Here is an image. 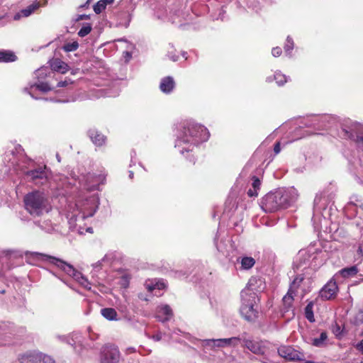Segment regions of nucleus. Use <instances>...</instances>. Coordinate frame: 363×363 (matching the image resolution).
I'll use <instances>...</instances> for the list:
<instances>
[{
	"label": "nucleus",
	"instance_id": "1",
	"mask_svg": "<svg viewBox=\"0 0 363 363\" xmlns=\"http://www.w3.org/2000/svg\"><path fill=\"white\" fill-rule=\"evenodd\" d=\"M3 162L5 164L4 172L6 174L24 173L26 179L36 185H43L48 181V172L45 166L25 172L30 161L20 145L7 151L4 155Z\"/></svg>",
	"mask_w": 363,
	"mask_h": 363
},
{
	"label": "nucleus",
	"instance_id": "2",
	"mask_svg": "<svg viewBox=\"0 0 363 363\" xmlns=\"http://www.w3.org/2000/svg\"><path fill=\"white\" fill-rule=\"evenodd\" d=\"M121 79L103 62L92 60V98L115 97L120 92Z\"/></svg>",
	"mask_w": 363,
	"mask_h": 363
},
{
	"label": "nucleus",
	"instance_id": "3",
	"mask_svg": "<svg viewBox=\"0 0 363 363\" xmlns=\"http://www.w3.org/2000/svg\"><path fill=\"white\" fill-rule=\"evenodd\" d=\"M209 138L208 129L193 121H184L177 126L174 147L181 155L192 152L197 145Z\"/></svg>",
	"mask_w": 363,
	"mask_h": 363
},
{
	"label": "nucleus",
	"instance_id": "4",
	"mask_svg": "<svg viewBox=\"0 0 363 363\" xmlns=\"http://www.w3.org/2000/svg\"><path fill=\"white\" fill-rule=\"evenodd\" d=\"M255 282L256 279H250L246 287L240 293L242 303L240 312L241 315L249 322L255 321L259 313L257 306L259 299L252 287Z\"/></svg>",
	"mask_w": 363,
	"mask_h": 363
},
{
	"label": "nucleus",
	"instance_id": "5",
	"mask_svg": "<svg viewBox=\"0 0 363 363\" xmlns=\"http://www.w3.org/2000/svg\"><path fill=\"white\" fill-rule=\"evenodd\" d=\"M23 201L26 210L33 217L40 216L50 209L48 197L40 191L27 194Z\"/></svg>",
	"mask_w": 363,
	"mask_h": 363
},
{
	"label": "nucleus",
	"instance_id": "6",
	"mask_svg": "<svg viewBox=\"0 0 363 363\" xmlns=\"http://www.w3.org/2000/svg\"><path fill=\"white\" fill-rule=\"evenodd\" d=\"M31 255L35 257H41L42 259L49 260V262L60 269L65 272L67 275L72 277L75 281H77L82 286L89 290L90 283L86 277H85L80 272L76 270L72 265L68 264L60 259L54 257L48 256L45 254L39 252H32Z\"/></svg>",
	"mask_w": 363,
	"mask_h": 363
},
{
	"label": "nucleus",
	"instance_id": "7",
	"mask_svg": "<svg viewBox=\"0 0 363 363\" xmlns=\"http://www.w3.org/2000/svg\"><path fill=\"white\" fill-rule=\"evenodd\" d=\"M306 257L311 259L308 267L315 269L325 263L328 259V253L315 245H310L306 249L301 250L298 252L297 260L304 262H306Z\"/></svg>",
	"mask_w": 363,
	"mask_h": 363
},
{
	"label": "nucleus",
	"instance_id": "8",
	"mask_svg": "<svg viewBox=\"0 0 363 363\" xmlns=\"http://www.w3.org/2000/svg\"><path fill=\"white\" fill-rule=\"evenodd\" d=\"M340 135L345 139L354 141L357 147L363 152V125L357 122H350L342 128ZM359 164L363 167V161L359 160Z\"/></svg>",
	"mask_w": 363,
	"mask_h": 363
},
{
	"label": "nucleus",
	"instance_id": "9",
	"mask_svg": "<svg viewBox=\"0 0 363 363\" xmlns=\"http://www.w3.org/2000/svg\"><path fill=\"white\" fill-rule=\"evenodd\" d=\"M337 121V117L330 115L311 116L303 119L300 127H313L316 129H327Z\"/></svg>",
	"mask_w": 363,
	"mask_h": 363
},
{
	"label": "nucleus",
	"instance_id": "10",
	"mask_svg": "<svg viewBox=\"0 0 363 363\" xmlns=\"http://www.w3.org/2000/svg\"><path fill=\"white\" fill-rule=\"evenodd\" d=\"M121 352L113 344H106L100 351V363H119Z\"/></svg>",
	"mask_w": 363,
	"mask_h": 363
},
{
	"label": "nucleus",
	"instance_id": "11",
	"mask_svg": "<svg viewBox=\"0 0 363 363\" xmlns=\"http://www.w3.org/2000/svg\"><path fill=\"white\" fill-rule=\"evenodd\" d=\"M279 199V194H277L275 191H271L262 198L261 207L267 213H272L283 209Z\"/></svg>",
	"mask_w": 363,
	"mask_h": 363
},
{
	"label": "nucleus",
	"instance_id": "12",
	"mask_svg": "<svg viewBox=\"0 0 363 363\" xmlns=\"http://www.w3.org/2000/svg\"><path fill=\"white\" fill-rule=\"evenodd\" d=\"M277 194H279L280 202H281L282 208H287L295 203L298 197L297 190L291 186L289 188H280L277 189Z\"/></svg>",
	"mask_w": 363,
	"mask_h": 363
},
{
	"label": "nucleus",
	"instance_id": "13",
	"mask_svg": "<svg viewBox=\"0 0 363 363\" xmlns=\"http://www.w3.org/2000/svg\"><path fill=\"white\" fill-rule=\"evenodd\" d=\"M333 198V196L332 194L329 193L328 191H324L315 196L314 199L313 220H314L315 217L319 214H321V216H324L322 211L326 209L328 205L332 201Z\"/></svg>",
	"mask_w": 363,
	"mask_h": 363
},
{
	"label": "nucleus",
	"instance_id": "14",
	"mask_svg": "<svg viewBox=\"0 0 363 363\" xmlns=\"http://www.w3.org/2000/svg\"><path fill=\"white\" fill-rule=\"evenodd\" d=\"M243 345L254 354L262 355L270 354L269 344L267 342L246 339L243 340Z\"/></svg>",
	"mask_w": 363,
	"mask_h": 363
},
{
	"label": "nucleus",
	"instance_id": "15",
	"mask_svg": "<svg viewBox=\"0 0 363 363\" xmlns=\"http://www.w3.org/2000/svg\"><path fill=\"white\" fill-rule=\"evenodd\" d=\"M115 258V255L113 252H109L106 254L100 261L92 265L94 269L99 272V274L97 275L99 279L105 278V274L112 265Z\"/></svg>",
	"mask_w": 363,
	"mask_h": 363
},
{
	"label": "nucleus",
	"instance_id": "16",
	"mask_svg": "<svg viewBox=\"0 0 363 363\" xmlns=\"http://www.w3.org/2000/svg\"><path fill=\"white\" fill-rule=\"evenodd\" d=\"M59 338L72 345L76 352L80 353L84 348V338L80 333L74 332L68 335L59 336Z\"/></svg>",
	"mask_w": 363,
	"mask_h": 363
},
{
	"label": "nucleus",
	"instance_id": "17",
	"mask_svg": "<svg viewBox=\"0 0 363 363\" xmlns=\"http://www.w3.org/2000/svg\"><path fill=\"white\" fill-rule=\"evenodd\" d=\"M279 355L289 361H301L304 358V355L296 350L291 346L283 345L278 348Z\"/></svg>",
	"mask_w": 363,
	"mask_h": 363
},
{
	"label": "nucleus",
	"instance_id": "18",
	"mask_svg": "<svg viewBox=\"0 0 363 363\" xmlns=\"http://www.w3.org/2000/svg\"><path fill=\"white\" fill-rule=\"evenodd\" d=\"M338 292V286L333 278L328 281L320 290L319 296L323 300H330L334 298Z\"/></svg>",
	"mask_w": 363,
	"mask_h": 363
},
{
	"label": "nucleus",
	"instance_id": "19",
	"mask_svg": "<svg viewBox=\"0 0 363 363\" xmlns=\"http://www.w3.org/2000/svg\"><path fill=\"white\" fill-rule=\"evenodd\" d=\"M90 214L85 215L84 213H79L76 216V226L79 234L82 235L85 233H91V226H89V221Z\"/></svg>",
	"mask_w": 363,
	"mask_h": 363
},
{
	"label": "nucleus",
	"instance_id": "20",
	"mask_svg": "<svg viewBox=\"0 0 363 363\" xmlns=\"http://www.w3.org/2000/svg\"><path fill=\"white\" fill-rule=\"evenodd\" d=\"M173 313L168 305H161L157 308L155 318L158 321L165 323L171 319Z\"/></svg>",
	"mask_w": 363,
	"mask_h": 363
},
{
	"label": "nucleus",
	"instance_id": "21",
	"mask_svg": "<svg viewBox=\"0 0 363 363\" xmlns=\"http://www.w3.org/2000/svg\"><path fill=\"white\" fill-rule=\"evenodd\" d=\"M40 6V4L38 1H35L28 6L27 7L21 9L19 12L16 13L14 16L13 19L16 21L20 20L21 18H26L30 16L35 10L39 9Z\"/></svg>",
	"mask_w": 363,
	"mask_h": 363
},
{
	"label": "nucleus",
	"instance_id": "22",
	"mask_svg": "<svg viewBox=\"0 0 363 363\" xmlns=\"http://www.w3.org/2000/svg\"><path fill=\"white\" fill-rule=\"evenodd\" d=\"M37 90L42 92H48L51 90V87L47 83L41 82L31 84L30 87H26L24 89V91L30 94L32 98L38 99L39 98L36 96L34 93Z\"/></svg>",
	"mask_w": 363,
	"mask_h": 363
},
{
	"label": "nucleus",
	"instance_id": "23",
	"mask_svg": "<svg viewBox=\"0 0 363 363\" xmlns=\"http://www.w3.org/2000/svg\"><path fill=\"white\" fill-rule=\"evenodd\" d=\"M175 85L176 83L172 77H165L160 81V89L162 93L169 94L173 91L175 88Z\"/></svg>",
	"mask_w": 363,
	"mask_h": 363
},
{
	"label": "nucleus",
	"instance_id": "24",
	"mask_svg": "<svg viewBox=\"0 0 363 363\" xmlns=\"http://www.w3.org/2000/svg\"><path fill=\"white\" fill-rule=\"evenodd\" d=\"M40 352L33 351L27 352L19 356L21 363H40Z\"/></svg>",
	"mask_w": 363,
	"mask_h": 363
},
{
	"label": "nucleus",
	"instance_id": "25",
	"mask_svg": "<svg viewBox=\"0 0 363 363\" xmlns=\"http://www.w3.org/2000/svg\"><path fill=\"white\" fill-rule=\"evenodd\" d=\"M202 346L213 349L216 347H225L227 346L226 338H220V339H206L203 340L201 342Z\"/></svg>",
	"mask_w": 363,
	"mask_h": 363
},
{
	"label": "nucleus",
	"instance_id": "26",
	"mask_svg": "<svg viewBox=\"0 0 363 363\" xmlns=\"http://www.w3.org/2000/svg\"><path fill=\"white\" fill-rule=\"evenodd\" d=\"M116 18V26L127 28L131 21V15L128 11H123L117 13Z\"/></svg>",
	"mask_w": 363,
	"mask_h": 363
},
{
	"label": "nucleus",
	"instance_id": "27",
	"mask_svg": "<svg viewBox=\"0 0 363 363\" xmlns=\"http://www.w3.org/2000/svg\"><path fill=\"white\" fill-rule=\"evenodd\" d=\"M50 66L52 70L60 72L62 74L66 73L69 69V66L67 64L59 58L53 59L51 62Z\"/></svg>",
	"mask_w": 363,
	"mask_h": 363
},
{
	"label": "nucleus",
	"instance_id": "28",
	"mask_svg": "<svg viewBox=\"0 0 363 363\" xmlns=\"http://www.w3.org/2000/svg\"><path fill=\"white\" fill-rule=\"evenodd\" d=\"M106 176L104 170H101L99 174H92V191L100 190V185L105 183Z\"/></svg>",
	"mask_w": 363,
	"mask_h": 363
},
{
	"label": "nucleus",
	"instance_id": "29",
	"mask_svg": "<svg viewBox=\"0 0 363 363\" xmlns=\"http://www.w3.org/2000/svg\"><path fill=\"white\" fill-rule=\"evenodd\" d=\"M106 136L102 134L101 132L96 130L92 133V143L98 147L105 145L106 143Z\"/></svg>",
	"mask_w": 363,
	"mask_h": 363
},
{
	"label": "nucleus",
	"instance_id": "30",
	"mask_svg": "<svg viewBox=\"0 0 363 363\" xmlns=\"http://www.w3.org/2000/svg\"><path fill=\"white\" fill-rule=\"evenodd\" d=\"M296 293L293 291H288L287 294L283 297V306L284 312H288L292 308V304L294 301V296Z\"/></svg>",
	"mask_w": 363,
	"mask_h": 363
},
{
	"label": "nucleus",
	"instance_id": "31",
	"mask_svg": "<svg viewBox=\"0 0 363 363\" xmlns=\"http://www.w3.org/2000/svg\"><path fill=\"white\" fill-rule=\"evenodd\" d=\"M17 57L13 52L11 50H0V62H14Z\"/></svg>",
	"mask_w": 363,
	"mask_h": 363
},
{
	"label": "nucleus",
	"instance_id": "32",
	"mask_svg": "<svg viewBox=\"0 0 363 363\" xmlns=\"http://www.w3.org/2000/svg\"><path fill=\"white\" fill-rule=\"evenodd\" d=\"M238 262L241 264V269L248 270L251 269L255 264V260L252 257L245 256L238 259Z\"/></svg>",
	"mask_w": 363,
	"mask_h": 363
},
{
	"label": "nucleus",
	"instance_id": "33",
	"mask_svg": "<svg viewBox=\"0 0 363 363\" xmlns=\"http://www.w3.org/2000/svg\"><path fill=\"white\" fill-rule=\"evenodd\" d=\"M358 272V269L356 266H352L350 267H347L342 269L339 271V272L335 275L338 276L340 275L343 278H348L350 277H354L356 275Z\"/></svg>",
	"mask_w": 363,
	"mask_h": 363
},
{
	"label": "nucleus",
	"instance_id": "34",
	"mask_svg": "<svg viewBox=\"0 0 363 363\" xmlns=\"http://www.w3.org/2000/svg\"><path fill=\"white\" fill-rule=\"evenodd\" d=\"M113 1L114 0H99L94 5L93 9L96 13L99 14L105 10L107 5L113 4Z\"/></svg>",
	"mask_w": 363,
	"mask_h": 363
},
{
	"label": "nucleus",
	"instance_id": "35",
	"mask_svg": "<svg viewBox=\"0 0 363 363\" xmlns=\"http://www.w3.org/2000/svg\"><path fill=\"white\" fill-rule=\"evenodd\" d=\"M101 315L108 320H117V312L114 308H106L101 310Z\"/></svg>",
	"mask_w": 363,
	"mask_h": 363
},
{
	"label": "nucleus",
	"instance_id": "36",
	"mask_svg": "<svg viewBox=\"0 0 363 363\" xmlns=\"http://www.w3.org/2000/svg\"><path fill=\"white\" fill-rule=\"evenodd\" d=\"M328 335L326 332H322L319 337L312 340V345L315 347H321L326 345Z\"/></svg>",
	"mask_w": 363,
	"mask_h": 363
},
{
	"label": "nucleus",
	"instance_id": "37",
	"mask_svg": "<svg viewBox=\"0 0 363 363\" xmlns=\"http://www.w3.org/2000/svg\"><path fill=\"white\" fill-rule=\"evenodd\" d=\"M313 302L310 301L305 308V317L311 323L315 322V318L313 315Z\"/></svg>",
	"mask_w": 363,
	"mask_h": 363
},
{
	"label": "nucleus",
	"instance_id": "38",
	"mask_svg": "<svg viewBox=\"0 0 363 363\" xmlns=\"http://www.w3.org/2000/svg\"><path fill=\"white\" fill-rule=\"evenodd\" d=\"M243 340H246L242 336L241 337H232L229 338H226L227 346L228 347H237L240 344L243 342Z\"/></svg>",
	"mask_w": 363,
	"mask_h": 363
},
{
	"label": "nucleus",
	"instance_id": "39",
	"mask_svg": "<svg viewBox=\"0 0 363 363\" xmlns=\"http://www.w3.org/2000/svg\"><path fill=\"white\" fill-rule=\"evenodd\" d=\"M303 279L304 278L302 275L296 276V278L292 281V283L291 284L289 290H290V291L296 293V291L300 286L301 283L303 281Z\"/></svg>",
	"mask_w": 363,
	"mask_h": 363
},
{
	"label": "nucleus",
	"instance_id": "40",
	"mask_svg": "<svg viewBox=\"0 0 363 363\" xmlns=\"http://www.w3.org/2000/svg\"><path fill=\"white\" fill-rule=\"evenodd\" d=\"M274 79L279 86H282L286 82H287L289 78V77H286L285 74H283L281 72H277L274 75Z\"/></svg>",
	"mask_w": 363,
	"mask_h": 363
},
{
	"label": "nucleus",
	"instance_id": "41",
	"mask_svg": "<svg viewBox=\"0 0 363 363\" xmlns=\"http://www.w3.org/2000/svg\"><path fill=\"white\" fill-rule=\"evenodd\" d=\"M294 41L290 36H288L284 45V51L286 55H290L294 49Z\"/></svg>",
	"mask_w": 363,
	"mask_h": 363
},
{
	"label": "nucleus",
	"instance_id": "42",
	"mask_svg": "<svg viewBox=\"0 0 363 363\" xmlns=\"http://www.w3.org/2000/svg\"><path fill=\"white\" fill-rule=\"evenodd\" d=\"M311 259L309 257H306V262H300L297 260V257H296V260L294 262V267L297 269L300 268L306 269L308 267V264H310Z\"/></svg>",
	"mask_w": 363,
	"mask_h": 363
},
{
	"label": "nucleus",
	"instance_id": "43",
	"mask_svg": "<svg viewBox=\"0 0 363 363\" xmlns=\"http://www.w3.org/2000/svg\"><path fill=\"white\" fill-rule=\"evenodd\" d=\"M130 276L127 274H123V276H121V277L120 278V280H119V284L123 287V288H127L128 286H129V283H130Z\"/></svg>",
	"mask_w": 363,
	"mask_h": 363
},
{
	"label": "nucleus",
	"instance_id": "44",
	"mask_svg": "<svg viewBox=\"0 0 363 363\" xmlns=\"http://www.w3.org/2000/svg\"><path fill=\"white\" fill-rule=\"evenodd\" d=\"M91 32V25L90 23H86L85 26H83L82 28L79 30L78 35L80 37H84L88 35Z\"/></svg>",
	"mask_w": 363,
	"mask_h": 363
},
{
	"label": "nucleus",
	"instance_id": "45",
	"mask_svg": "<svg viewBox=\"0 0 363 363\" xmlns=\"http://www.w3.org/2000/svg\"><path fill=\"white\" fill-rule=\"evenodd\" d=\"M78 46H79L78 43L74 41L72 43H69L65 44L64 45V50L66 52H72V51L76 50L78 48Z\"/></svg>",
	"mask_w": 363,
	"mask_h": 363
},
{
	"label": "nucleus",
	"instance_id": "46",
	"mask_svg": "<svg viewBox=\"0 0 363 363\" xmlns=\"http://www.w3.org/2000/svg\"><path fill=\"white\" fill-rule=\"evenodd\" d=\"M162 335H164V333L162 334L160 331H158L155 335H150L147 331L145 332V336L149 339H152L155 342L160 341L162 340Z\"/></svg>",
	"mask_w": 363,
	"mask_h": 363
},
{
	"label": "nucleus",
	"instance_id": "47",
	"mask_svg": "<svg viewBox=\"0 0 363 363\" xmlns=\"http://www.w3.org/2000/svg\"><path fill=\"white\" fill-rule=\"evenodd\" d=\"M145 288L149 291H153L156 289V285H155V279H149L147 280L145 283Z\"/></svg>",
	"mask_w": 363,
	"mask_h": 363
},
{
	"label": "nucleus",
	"instance_id": "48",
	"mask_svg": "<svg viewBox=\"0 0 363 363\" xmlns=\"http://www.w3.org/2000/svg\"><path fill=\"white\" fill-rule=\"evenodd\" d=\"M155 285H156V289H163L166 287V283L163 279H155Z\"/></svg>",
	"mask_w": 363,
	"mask_h": 363
},
{
	"label": "nucleus",
	"instance_id": "49",
	"mask_svg": "<svg viewBox=\"0 0 363 363\" xmlns=\"http://www.w3.org/2000/svg\"><path fill=\"white\" fill-rule=\"evenodd\" d=\"M252 180H253L252 184V188L254 189L259 191L260 185H261L260 180L256 177H253Z\"/></svg>",
	"mask_w": 363,
	"mask_h": 363
},
{
	"label": "nucleus",
	"instance_id": "50",
	"mask_svg": "<svg viewBox=\"0 0 363 363\" xmlns=\"http://www.w3.org/2000/svg\"><path fill=\"white\" fill-rule=\"evenodd\" d=\"M218 235H216L215 238V240H214L215 245L219 252H221L223 253L225 251V247L221 244H218Z\"/></svg>",
	"mask_w": 363,
	"mask_h": 363
},
{
	"label": "nucleus",
	"instance_id": "51",
	"mask_svg": "<svg viewBox=\"0 0 363 363\" xmlns=\"http://www.w3.org/2000/svg\"><path fill=\"white\" fill-rule=\"evenodd\" d=\"M282 51L279 47L274 48L272 50V54L274 57H279L281 55Z\"/></svg>",
	"mask_w": 363,
	"mask_h": 363
},
{
	"label": "nucleus",
	"instance_id": "52",
	"mask_svg": "<svg viewBox=\"0 0 363 363\" xmlns=\"http://www.w3.org/2000/svg\"><path fill=\"white\" fill-rule=\"evenodd\" d=\"M72 82L70 79H65L64 81H60L57 83L58 87H65L67 86L68 84H72Z\"/></svg>",
	"mask_w": 363,
	"mask_h": 363
},
{
	"label": "nucleus",
	"instance_id": "53",
	"mask_svg": "<svg viewBox=\"0 0 363 363\" xmlns=\"http://www.w3.org/2000/svg\"><path fill=\"white\" fill-rule=\"evenodd\" d=\"M35 75L38 78H43L46 75L45 69H39L36 71Z\"/></svg>",
	"mask_w": 363,
	"mask_h": 363
},
{
	"label": "nucleus",
	"instance_id": "54",
	"mask_svg": "<svg viewBox=\"0 0 363 363\" xmlns=\"http://www.w3.org/2000/svg\"><path fill=\"white\" fill-rule=\"evenodd\" d=\"M247 195L250 197H256L258 195V191L251 188L247 191Z\"/></svg>",
	"mask_w": 363,
	"mask_h": 363
},
{
	"label": "nucleus",
	"instance_id": "55",
	"mask_svg": "<svg viewBox=\"0 0 363 363\" xmlns=\"http://www.w3.org/2000/svg\"><path fill=\"white\" fill-rule=\"evenodd\" d=\"M123 57H124V59H125V62H129V60L131 59V57H132V54H131V52H129V51H125V52H123Z\"/></svg>",
	"mask_w": 363,
	"mask_h": 363
},
{
	"label": "nucleus",
	"instance_id": "56",
	"mask_svg": "<svg viewBox=\"0 0 363 363\" xmlns=\"http://www.w3.org/2000/svg\"><path fill=\"white\" fill-rule=\"evenodd\" d=\"M179 333H182V331L179 330V329H177L175 330H174L172 333V332H168V333H164V336H169V337H172L173 335L174 334H179Z\"/></svg>",
	"mask_w": 363,
	"mask_h": 363
},
{
	"label": "nucleus",
	"instance_id": "57",
	"mask_svg": "<svg viewBox=\"0 0 363 363\" xmlns=\"http://www.w3.org/2000/svg\"><path fill=\"white\" fill-rule=\"evenodd\" d=\"M89 18H90L89 15H85V14L79 15L77 16V18L75 19V22H79L81 20L89 19Z\"/></svg>",
	"mask_w": 363,
	"mask_h": 363
},
{
	"label": "nucleus",
	"instance_id": "58",
	"mask_svg": "<svg viewBox=\"0 0 363 363\" xmlns=\"http://www.w3.org/2000/svg\"><path fill=\"white\" fill-rule=\"evenodd\" d=\"M91 201H92V206L96 204L98 205L99 203V199L98 194H94V195L92 194Z\"/></svg>",
	"mask_w": 363,
	"mask_h": 363
},
{
	"label": "nucleus",
	"instance_id": "59",
	"mask_svg": "<svg viewBox=\"0 0 363 363\" xmlns=\"http://www.w3.org/2000/svg\"><path fill=\"white\" fill-rule=\"evenodd\" d=\"M280 143L277 142L274 147V152L276 155L279 154L281 151Z\"/></svg>",
	"mask_w": 363,
	"mask_h": 363
},
{
	"label": "nucleus",
	"instance_id": "60",
	"mask_svg": "<svg viewBox=\"0 0 363 363\" xmlns=\"http://www.w3.org/2000/svg\"><path fill=\"white\" fill-rule=\"evenodd\" d=\"M169 58L172 60L173 62H177L179 60V56L176 55L175 54H171L169 53L168 55Z\"/></svg>",
	"mask_w": 363,
	"mask_h": 363
},
{
	"label": "nucleus",
	"instance_id": "61",
	"mask_svg": "<svg viewBox=\"0 0 363 363\" xmlns=\"http://www.w3.org/2000/svg\"><path fill=\"white\" fill-rule=\"evenodd\" d=\"M357 348L358 350H359L362 353H363V339L360 341L359 343L357 344Z\"/></svg>",
	"mask_w": 363,
	"mask_h": 363
},
{
	"label": "nucleus",
	"instance_id": "62",
	"mask_svg": "<svg viewBox=\"0 0 363 363\" xmlns=\"http://www.w3.org/2000/svg\"><path fill=\"white\" fill-rule=\"evenodd\" d=\"M357 252L363 255V243L359 245Z\"/></svg>",
	"mask_w": 363,
	"mask_h": 363
},
{
	"label": "nucleus",
	"instance_id": "63",
	"mask_svg": "<svg viewBox=\"0 0 363 363\" xmlns=\"http://www.w3.org/2000/svg\"><path fill=\"white\" fill-rule=\"evenodd\" d=\"M186 157L188 158L190 162L193 163L195 162V158L193 155H186Z\"/></svg>",
	"mask_w": 363,
	"mask_h": 363
},
{
	"label": "nucleus",
	"instance_id": "64",
	"mask_svg": "<svg viewBox=\"0 0 363 363\" xmlns=\"http://www.w3.org/2000/svg\"><path fill=\"white\" fill-rule=\"evenodd\" d=\"M127 352L128 353H133V352H135V349L134 347H128L127 349Z\"/></svg>",
	"mask_w": 363,
	"mask_h": 363
}]
</instances>
